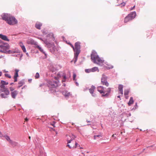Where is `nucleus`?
Returning <instances> with one entry per match:
<instances>
[{"instance_id": "f257e3e1", "label": "nucleus", "mask_w": 156, "mask_h": 156, "mask_svg": "<svg viewBox=\"0 0 156 156\" xmlns=\"http://www.w3.org/2000/svg\"><path fill=\"white\" fill-rule=\"evenodd\" d=\"M58 77H55V80H50L48 82L47 85L48 87L50 88H55L59 85V81L58 80V77H62L63 78L62 80V82H65L66 79V75L63 72H60L58 73L57 74Z\"/></svg>"}, {"instance_id": "f03ea898", "label": "nucleus", "mask_w": 156, "mask_h": 156, "mask_svg": "<svg viewBox=\"0 0 156 156\" xmlns=\"http://www.w3.org/2000/svg\"><path fill=\"white\" fill-rule=\"evenodd\" d=\"M1 17L2 20L10 25H14L18 23V21L15 18L10 14L4 13L1 15Z\"/></svg>"}, {"instance_id": "7ed1b4c3", "label": "nucleus", "mask_w": 156, "mask_h": 156, "mask_svg": "<svg viewBox=\"0 0 156 156\" xmlns=\"http://www.w3.org/2000/svg\"><path fill=\"white\" fill-rule=\"evenodd\" d=\"M91 59L92 61L94 63H96L98 65L102 63L104 60H101L95 51H92L91 55Z\"/></svg>"}, {"instance_id": "20e7f679", "label": "nucleus", "mask_w": 156, "mask_h": 156, "mask_svg": "<svg viewBox=\"0 0 156 156\" xmlns=\"http://www.w3.org/2000/svg\"><path fill=\"white\" fill-rule=\"evenodd\" d=\"M80 42H76L75 44V47L74 49V63H75L77 60L78 57L80 52Z\"/></svg>"}, {"instance_id": "39448f33", "label": "nucleus", "mask_w": 156, "mask_h": 156, "mask_svg": "<svg viewBox=\"0 0 156 156\" xmlns=\"http://www.w3.org/2000/svg\"><path fill=\"white\" fill-rule=\"evenodd\" d=\"M10 46L7 43L2 41L0 40V52L4 53L3 52H5L7 50L9 49Z\"/></svg>"}, {"instance_id": "423d86ee", "label": "nucleus", "mask_w": 156, "mask_h": 156, "mask_svg": "<svg viewBox=\"0 0 156 156\" xmlns=\"http://www.w3.org/2000/svg\"><path fill=\"white\" fill-rule=\"evenodd\" d=\"M136 16V12L135 11L131 12L124 19L125 23H127L129 20H132L134 19Z\"/></svg>"}, {"instance_id": "0eeeda50", "label": "nucleus", "mask_w": 156, "mask_h": 156, "mask_svg": "<svg viewBox=\"0 0 156 156\" xmlns=\"http://www.w3.org/2000/svg\"><path fill=\"white\" fill-rule=\"evenodd\" d=\"M107 77L105 74H103L101 78V83L103 85H105L107 87L109 86V83L107 82Z\"/></svg>"}, {"instance_id": "6e6552de", "label": "nucleus", "mask_w": 156, "mask_h": 156, "mask_svg": "<svg viewBox=\"0 0 156 156\" xmlns=\"http://www.w3.org/2000/svg\"><path fill=\"white\" fill-rule=\"evenodd\" d=\"M39 39L43 41L44 43L47 46L48 48L53 47L54 45L53 42H49L47 39H43L41 37L39 38Z\"/></svg>"}, {"instance_id": "1a4fd4ad", "label": "nucleus", "mask_w": 156, "mask_h": 156, "mask_svg": "<svg viewBox=\"0 0 156 156\" xmlns=\"http://www.w3.org/2000/svg\"><path fill=\"white\" fill-rule=\"evenodd\" d=\"M47 38L46 39L49 42L50 41H54L55 40V37L52 33H50L48 34L47 36Z\"/></svg>"}, {"instance_id": "9d476101", "label": "nucleus", "mask_w": 156, "mask_h": 156, "mask_svg": "<svg viewBox=\"0 0 156 156\" xmlns=\"http://www.w3.org/2000/svg\"><path fill=\"white\" fill-rule=\"evenodd\" d=\"M62 93L65 97L67 99H68L69 96L71 95V94L70 92H68L66 90H65L62 91Z\"/></svg>"}, {"instance_id": "9b49d317", "label": "nucleus", "mask_w": 156, "mask_h": 156, "mask_svg": "<svg viewBox=\"0 0 156 156\" xmlns=\"http://www.w3.org/2000/svg\"><path fill=\"white\" fill-rule=\"evenodd\" d=\"M105 88L102 86H99L97 87V90L101 94H105V91L104 90Z\"/></svg>"}, {"instance_id": "f8f14e48", "label": "nucleus", "mask_w": 156, "mask_h": 156, "mask_svg": "<svg viewBox=\"0 0 156 156\" xmlns=\"http://www.w3.org/2000/svg\"><path fill=\"white\" fill-rule=\"evenodd\" d=\"M95 88V87L94 86L92 85L90 88L89 89L90 93L94 97H95L96 96V94L93 93Z\"/></svg>"}, {"instance_id": "ddd939ff", "label": "nucleus", "mask_w": 156, "mask_h": 156, "mask_svg": "<svg viewBox=\"0 0 156 156\" xmlns=\"http://www.w3.org/2000/svg\"><path fill=\"white\" fill-rule=\"evenodd\" d=\"M18 93V92L16 90H15L14 91L11 92L10 94L12 98L13 99H15Z\"/></svg>"}, {"instance_id": "4468645a", "label": "nucleus", "mask_w": 156, "mask_h": 156, "mask_svg": "<svg viewBox=\"0 0 156 156\" xmlns=\"http://www.w3.org/2000/svg\"><path fill=\"white\" fill-rule=\"evenodd\" d=\"M0 96L2 98H6L8 97V96L9 95H5V91L2 90V88L0 89Z\"/></svg>"}, {"instance_id": "2eb2a0df", "label": "nucleus", "mask_w": 156, "mask_h": 156, "mask_svg": "<svg viewBox=\"0 0 156 156\" xmlns=\"http://www.w3.org/2000/svg\"><path fill=\"white\" fill-rule=\"evenodd\" d=\"M0 38L2 39L5 41H9V40L8 39L7 36L3 35L2 34H0Z\"/></svg>"}, {"instance_id": "dca6fc26", "label": "nucleus", "mask_w": 156, "mask_h": 156, "mask_svg": "<svg viewBox=\"0 0 156 156\" xmlns=\"http://www.w3.org/2000/svg\"><path fill=\"white\" fill-rule=\"evenodd\" d=\"M42 26V23L37 22L35 25V27L37 29L40 30L41 29V27Z\"/></svg>"}, {"instance_id": "f3484780", "label": "nucleus", "mask_w": 156, "mask_h": 156, "mask_svg": "<svg viewBox=\"0 0 156 156\" xmlns=\"http://www.w3.org/2000/svg\"><path fill=\"white\" fill-rule=\"evenodd\" d=\"M39 49V50L42 53H43V54H44L45 56V58H46L47 57V54L45 53V52L44 51L43 49L41 47H40L39 46H38L37 47Z\"/></svg>"}, {"instance_id": "a211bd4d", "label": "nucleus", "mask_w": 156, "mask_h": 156, "mask_svg": "<svg viewBox=\"0 0 156 156\" xmlns=\"http://www.w3.org/2000/svg\"><path fill=\"white\" fill-rule=\"evenodd\" d=\"M9 143L12 145L13 147L17 146L18 144L15 141H13L12 140L10 141V142Z\"/></svg>"}, {"instance_id": "6ab92c4d", "label": "nucleus", "mask_w": 156, "mask_h": 156, "mask_svg": "<svg viewBox=\"0 0 156 156\" xmlns=\"http://www.w3.org/2000/svg\"><path fill=\"white\" fill-rule=\"evenodd\" d=\"M25 83L24 80H22L20 81H19L18 83V84L20 85L18 86V88H19L21 87L23 84H24Z\"/></svg>"}, {"instance_id": "aec40b11", "label": "nucleus", "mask_w": 156, "mask_h": 156, "mask_svg": "<svg viewBox=\"0 0 156 156\" xmlns=\"http://www.w3.org/2000/svg\"><path fill=\"white\" fill-rule=\"evenodd\" d=\"M133 98L132 97H131L130 98L129 101L128 103V105L129 106H130V105L132 104L133 103Z\"/></svg>"}, {"instance_id": "412c9836", "label": "nucleus", "mask_w": 156, "mask_h": 156, "mask_svg": "<svg viewBox=\"0 0 156 156\" xmlns=\"http://www.w3.org/2000/svg\"><path fill=\"white\" fill-rule=\"evenodd\" d=\"M39 156H46V154L43 152L42 150H40Z\"/></svg>"}, {"instance_id": "4be33fe9", "label": "nucleus", "mask_w": 156, "mask_h": 156, "mask_svg": "<svg viewBox=\"0 0 156 156\" xmlns=\"http://www.w3.org/2000/svg\"><path fill=\"white\" fill-rule=\"evenodd\" d=\"M91 71L92 72H94L96 71H98L99 72V70L98 67H94L91 69Z\"/></svg>"}, {"instance_id": "5701e85b", "label": "nucleus", "mask_w": 156, "mask_h": 156, "mask_svg": "<svg viewBox=\"0 0 156 156\" xmlns=\"http://www.w3.org/2000/svg\"><path fill=\"white\" fill-rule=\"evenodd\" d=\"M15 73L14 76V77H17L18 76V73L19 71V70L18 69H16L15 70Z\"/></svg>"}, {"instance_id": "b1692460", "label": "nucleus", "mask_w": 156, "mask_h": 156, "mask_svg": "<svg viewBox=\"0 0 156 156\" xmlns=\"http://www.w3.org/2000/svg\"><path fill=\"white\" fill-rule=\"evenodd\" d=\"M76 137L74 135H72V137H71V139L69 140H68V138L67 139V143H71V141L73 140Z\"/></svg>"}, {"instance_id": "393cba45", "label": "nucleus", "mask_w": 156, "mask_h": 156, "mask_svg": "<svg viewBox=\"0 0 156 156\" xmlns=\"http://www.w3.org/2000/svg\"><path fill=\"white\" fill-rule=\"evenodd\" d=\"M4 53H6L7 54H13V53H14L15 52H12V50H9V49L7 50L5 52H3Z\"/></svg>"}, {"instance_id": "a878e982", "label": "nucleus", "mask_w": 156, "mask_h": 156, "mask_svg": "<svg viewBox=\"0 0 156 156\" xmlns=\"http://www.w3.org/2000/svg\"><path fill=\"white\" fill-rule=\"evenodd\" d=\"M3 137H4L8 141L9 143L10 142V141L12 140L7 135H4L3 136Z\"/></svg>"}, {"instance_id": "bb28decb", "label": "nucleus", "mask_w": 156, "mask_h": 156, "mask_svg": "<svg viewBox=\"0 0 156 156\" xmlns=\"http://www.w3.org/2000/svg\"><path fill=\"white\" fill-rule=\"evenodd\" d=\"M129 92V90L128 89L125 90L124 91V95L125 96H127Z\"/></svg>"}, {"instance_id": "cd10ccee", "label": "nucleus", "mask_w": 156, "mask_h": 156, "mask_svg": "<svg viewBox=\"0 0 156 156\" xmlns=\"http://www.w3.org/2000/svg\"><path fill=\"white\" fill-rule=\"evenodd\" d=\"M123 86L121 84H119L118 87L119 90H123Z\"/></svg>"}, {"instance_id": "c85d7f7f", "label": "nucleus", "mask_w": 156, "mask_h": 156, "mask_svg": "<svg viewBox=\"0 0 156 156\" xmlns=\"http://www.w3.org/2000/svg\"><path fill=\"white\" fill-rule=\"evenodd\" d=\"M12 52H14V53H13H13H20V51L19 50H12Z\"/></svg>"}, {"instance_id": "c756f323", "label": "nucleus", "mask_w": 156, "mask_h": 156, "mask_svg": "<svg viewBox=\"0 0 156 156\" xmlns=\"http://www.w3.org/2000/svg\"><path fill=\"white\" fill-rule=\"evenodd\" d=\"M21 48L24 52H26V49L24 46H22Z\"/></svg>"}, {"instance_id": "7c9ffc66", "label": "nucleus", "mask_w": 156, "mask_h": 156, "mask_svg": "<svg viewBox=\"0 0 156 156\" xmlns=\"http://www.w3.org/2000/svg\"><path fill=\"white\" fill-rule=\"evenodd\" d=\"M40 75L38 73H37L35 76V78L36 79H38L39 78Z\"/></svg>"}, {"instance_id": "2f4dec72", "label": "nucleus", "mask_w": 156, "mask_h": 156, "mask_svg": "<svg viewBox=\"0 0 156 156\" xmlns=\"http://www.w3.org/2000/svg\"><path fill=\"white\" fill-rule=\"evenodd\" d=\"M85 72L87 73H89L90 72H92V71H91V69H86L85 70Z\"/></svg>"}, {"instance_id": "473e14b6", "label": "nucleus", "mask_w": 156, "mask_h": 156, "mask_svg": "<svg viewBox=\"0 0 156 156\" xmlns=\"http://www.w3.org/2000/svg\"><path fill=\"white\" fill-rule=\"evenodd\" d=\"M111 91V88H108L107 90L105 91V92H107V93H108L109 94L110 92Z\"/></svg>"}, {"instance_id": "72a5a7b5", "label": "nucleus", "mask_w": 156, "mask_h": 156, "mask_svg": "<svg viewBox=\"0 0 156 156\" xmlns=\"http://www.w3.org/2000/svg\"><path fill=\"white\" fill-rule=\"evenodd\" d=\"M5 77H8L9 78H11V76L9 74L5 73Z\"/></svg>"}, {"instance_id": "f704fd0d", "label": "nucleus", "mask_w": 156, "mask_h": 156, "mask_svg": "<svg viewBox=\"0 0 156 156\" xmlns=\"http://www.w3.org/2000/svg\"><path fill=\"white\" fill-rule=\"evenodd\" d=\"M101 137V136L100 135H95L94 136V139L95 140H96L97 139V137Z\"/></svg>"}, {"instance_id": "c9c22d12", "label": "nucleus", "mask_w": 156, "mask_h": 156, "mask_svg": "<svg viewBox=\"0 0 156 156\" xmlns=\"http://www.w3.org/2000/svg\"><path fill=\"white\" fill-rule=\"evenodd\" d=\"M76 74L75 73H73V80H76Z\"/></svg>"}, {"instance_id": "e433bc0d", "label": "nucleus", "mask_w": 156, "mask_h": 156, "mask_svg": "<svg viewBox=\"0 0 156 156\" xmlns=\"http://www.w3.org/2000/svg\"><path fill=\"white\" fill-rule=\"evenodd\" d=\"M109 95V94H108V93H107L106 94H103L102 95V96L103 97H107L108 95Z\"/></svg>"}, {"instance_id": "4c0bfd02", "label": "nucleus", "mask_w": 156, "mask_h": 156, "mask_svg": "<svg viewBox=\"0 0 156 156\" xmlns=\"http://www.w3.org/2000/svg\"><path fill=\"white\" fill-rule=\"evenodd\" d=\"M9 89H10V91H11V92H12L14 91L15 90H14V88L12 87H10Z\"/></svg>"}, {"instance_id": "58836bf2", "label": "nucleus", "mask_w": 156, "mask_h": 156, "mask_svg": "<svg viewBox=\"0 0 156 156\" xmlns=\"http://www.w3.org/2000/svg\"><path fill=\"white\" fill-rule=\"evenodd\" d=\"M4 136L2 134L1 132H0V137L1 138H2V139H3L2 137H3Z\"/></svg>"}, {"instance_id": "ea45409f", "label": "nucleus", "mask_w": 156, "mask_h": 156, "mask_svg": "<svg viewBox=\"0 0 156 156\" xmlns=\"http://www.w3.org/2000/svg\"><path fill=\"white\" fill-rule=\"evenodd\" d=\"M75 147H80V145L79 144H78L77 143H75Z\"/></svg>"}, {"instance_id": "a19ab883", "label": "nucleus", "mask_w": 156, "mask_h": 156, "mask_svg": "<svg viewBox=\"0 0 156 156\" xmlns=\"http://www.w3.org/2000/svg\"><path fill=\"white\" fill-rule=\"evenodd\" d=\"M19 55H20V54H17V55H15V54H14V55H12V56L13 57H18V56Z\"/></svg>"}, {"instance_id": "79ce46f5", "label": "nucleus", "mask_w": 156, "mask_h": 156, "mask_svg": "<svg viewBox=\"0 0 156 156\" xmlns=\"http://www.w3.org/2000/svg\"><path fill=\"white\" fill-rule=\"evenodd\" d=\"M20 44V46L21 47V48L22 47V46H24L23 45V44L22 43V42H20L19 44Z\"/></svg>"}, {"instance_id": "37998d69", "label": "nucleus", "mask_w": 156, "mask_h": 156, "mask_svg": "<svg viewBox=\"0 0 156 156\" xmlns=\"http://www.w3.org/2000/svg\"><path fill=\"white\" fill-rule=\"evenodd\" d=\"M70 45L71 47L73 48V50H74V46L71 43H70Z\"/></svg>"}, {"instance_id": "c03bdc74", "label": "nucleus", "mask_w": 156, "mask_h": 156, "mask_svg": "<svg viewBox=\"0 0 156 156\" xmlns=\"http://www.w3.org/2000/svg\"><path fill=\"white\" fill-rule=\"evenodd\" d=\"M119 93L121 94H123V90H119Z\"/></svg>"}, {"instance_id": "a18cd8bd", "label": "nucleus", "mask_w": 156, "mask_h": 156, "mask_svg": "<svg viewBox=\"0 0 156 156\" xmlns=\"http://www.w3.org/2000/svg\"><path fill=\"white\" fill-rule=\"evenodd\" d=\"M121 4L122 5V6H125L126 3H125L123 2L122 3H121Z\"/></svg>"}, {"instance_id": "49530a36", "label": "nucleus", "mask_w": 156, "mask_h": 156, "mask_svg": "<svg viewBox=\"0 0 156 156\" xmlns=\"http://www.w3.org/2000/svg\"><path fill=\"white\" fill-rule=\"evenodd\" d=\"M14 81L15 82H16L17 80V77H14Z\"/></svg>"}, {"instance_id": "de8ad7c7", "label": "nucleus", "mask_w": 156, "mask_h": 156, "mask_svg": "<svg viewBox=\"0 0 156 156\" xmlns=\"http://www.w3.org/2000/svg\"><path fill=\"white\" fill-rule=\"evenodd\" d=\"M113 68V66H111V67H107V69H112Z\"/></svg>"}, {"instance_id": "09e8293b", "label": "nucleus", "mask_w": 156, "mask_h": 156, "mask_svg": "<svg viewBox=\"0 0 156 156\" xmlns=\"http://www.w3.org/2000/svg\"><path fill=\"white\" fill-rule=\"evenodd\" d=\"M135 7V6H134L131 9H130V10H133Z\"/></svg>"}, {"instance_id": "8fccbe9b", "label": "nucleus", "mask_w": 156, "mask_h": 156, "mask_svg": "<svg viewBox=\"0 0 156 156\" xmlns=\"http://www.w3.org/2000/svg\"><path fill=\"white\" fill-rule=\"evenodd\" d=\"M75 83H76V85L77 86H79V84H78V83H77L76 82Z\"/></svg>"}, {"instance_id": "3c124183", "label": "nucleus", "mask_w": 156, "mask_h": 156, "mask_svg": "<svg viewBox=\"0 0 156 156\" xmlns=\"http://www.w3.org/2000/svg\"><path fill=\"white\" fill-rule=\"evenodd\" d=\"M67 146H68V147H69L70 148H72V147H70V146L69 145V144H68L67 145Z\"/></svg>"}, {"instance_id": "603ef678", "label": "nucleus", "mask_w": 156, "mask_h": 156, "mask_svg": "<svg viewBox=\"0 0 156 156\" xmlns=\"http://www.w3.org/2000/svg\"><path fill=\"white\" fill-rule=\"evenodd\" d=\"M125 97L126 99H127L128 98V96H125Z\"/></svg>"}, {"instance_id": "864d4df0", "label": "nucleus", "mask_w": 156, "mask_h": 156, "mask_svg": "<svg viewBox=\"0 0 156 156\" xmlns=\"http://www.w3.org/2000/svg\"><path fill=\"white\" fill-rule=\"evenodd\" d=\"M32 81V79H29L28 80V81L29 82H31V81Z\"/></svg>"}, {"instance_id": "5fc2aeb1", "label": "nucleus", "mask_w": 156, "mask_h": 156, "mask_svg": "<svg viewBox=\"0 0 156 156\" xmlns=\"http://www.w3.org/2000/svg\"><path fill=\"white\" fill-rule=\"evenodd\" d=\"M2 73L1 72H0V76H1L2 75Z\"/></svg>"}, {"instance_id": "6e6d98bb", "label": "nucleus", "mask_w": 156, "mask_h": 156, "mask_svg": "<svg viewBox=\"0 0 156 156\" xmlns=\"http://www.w3.org/2000/svg\"><path fill=\"white\" fill-rule=\"evenodd\" d=\"M3 55H1L0 56V58H2L3 57Z\"/></svg>"}, {"instance_id": "4d7b16f0", "label": "nucleus", "mask_w": 156, "mask_h": 156, "mask_svg": "<svg viewBox=\"0 0 156 156\" xmlns=\"http://www.w3.org/2000/svg\"><path fill=\"white\" fill-rule=\"evenodd\" d=\"M28 120V119L27 118L25 119V120L26 121H27Z\"/></svg>"}, {"instance_id": "13d9d810", "label": "nucleus", "mask_w": 156, "mask_h": 156, "mask_svg": "<svg viewBox=\"0 0 156 156\" xmlns=\"http://www.w3.org/2000/svg\"><path fill=\"white\" fill-rule=\"evenodd\" d=\"M87 122H91V121H88V120H87Z\"/></svg>"}, {"instance_id": "bf43d9fd", "label": "nucleus", "mask_w": 156, "mask_h": 156, "mask_svg": "<svg viewBox=\"0 0 156 156\" xmlns=\"http://www.w3.org/2000/svg\"><path fill=\"white\" fill-rule=\"evenodd\" d=\"M128 115L129 116H131V113H129V114H128Z\"/></svg>"}, {"instance_id": "052dcab7", "label": "nucleus", "mask_w": 156, "mask_h": 156, "mask_svg": "<svg viewBox=\"0 0 156 156\" xmlns=\"http://www.w3.org/2000/svg\"><path fill=\"white\" fill-rule=\"evenodd\" d=\"M26 55H27V56H29V54H28V53H26Z\"/></svg>"}, {"instance_id": "680f3d73", "label": "nucleus", "mask_w": 156, "mask_h": 156, "mask_svg": "<svg viewBox=\"0 0 156 156\" xmlns=\"http://www.w3.org/2000/svg\"><path fill=\"white\" fill-rule=\"evenodd\" d=\"M13 83H11L10 85H12L13 84Z\"/></svg>"}, {"instance_id": "e2e57ef3", "label": "nucleus", "mask_w": 156, "mask_h": 156, "mask_svg": "<svg viewBox=\"0 0 156 156\" xmlns=\"http://www.w3.org/2000/svg\"><path fill=\"white\" fill-rule=\"evenodd\" d=\"M117 98H120V96L119 95L118 96H117Z\"/></svg>"}, {"instance_id": "0e129e2a", "label": "nucleus", "mask_w": 156, "mask_h": 156, "mask_svg": "<svg viewBox=\"0 0 156 156\" xmlns=\"http://www.w3.org/2000/svg\"><path fill=\"white\" fill-rule=\"evenodd\" d=\"M63 85L64 86H66V84L65 83H63Z\"/></svg>"}, {"instance_id": "69168bd1", "label": "nucleus", "mask_w": 156, "mask_h": 156, "mask_svg": "<svg viewBox=\"0 0 156 156\" xmlns=\"http://www.w3.org/2000/svg\"><path fill=\"white\" fill-rule=\"evenodd\" d=\"M51 71H52V72H53H53H54V70H51Z\"/></svg>"}, {"instance_id": "338daca9", "label": "nucleus", "mask_w": 156, "mask_h": 156, "mask_svg": "<svg viewBox=\"0 0 156 156\" xmlns=\"http://www.w3.org/2000/svg\"><path fill=\"white\" fill-rule=\"evenodd\" d=\"M80 149H83V148H82V147H80Z\"/></svg>"}, {"instance_id": "774afa93", "label": "nucleus", "mask_w": 156, "mask_h": 156, "mask_svg": "<svg viewBox=\"0 0 156 156\" xmlns=\"http://www.w3.org/2000/svg\"><path fill=\"white\" fill-rule=\"evenodd\" d=\"M4 72H7L5 70H4Z\"/></svg>"}]
</instances>
